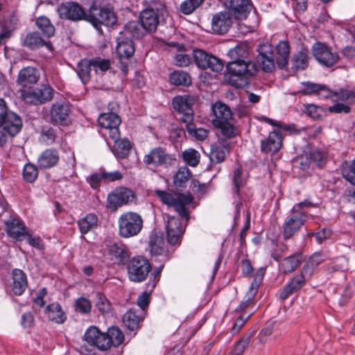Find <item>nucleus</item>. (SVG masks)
<instances>
[{
    "mask_svg": "<svg viewBox=\"0 0 355 355\" xmlns=\"http://www.w3.org/2000/svg\"><path fill=\"white\" fill-rule=\"evenodd\" d=\"M228 83L236 87L245 86L250 77L255 76L258 71L256 64L250 60L231 61L227 64Z\"/></svg>",
    "mask_w": 355,
    "mask_h": 355,
    "instance_id": "f257e3e1",
    "label": "nucleus"
},
{
    "mask_svg": "<svg viewBox=\"0 0 355 355\" xmlns=\"http://www.w3.org/2000/svg\"><path fill=\"white\" fill-rule=\"evenodd\" d=\"M166 15L165 5L159 1H152L139 15L140 22L146 31L154 33Z\"/></svg>",
    "mask_w": 355,
    "mask_h": 355,
    "instance_id": "f03ea898",
    "label": "nucleus"
},
{
    "mask_svg": "<svg viewBox=\"0 0 355 355\" xmlns=\"http://www.w3.org/2000/svg\"><path fill=\"white\" fill-rule=\"evenodd\" d=\"M86 21H89L99 32L102 33L101 26H112L117 19L112 8L94 6L89 8Z\"/></svg>",
    "mask_w": 355,
    "mask_h": 355,
    "instance_id": "7ed1b4c3",
    "label": "nucleus"
},
{
    "mask_svg": "<svg viewBox=\"0 0 355 355\" xmlns=\"http://www.w3.org/2000/svg\"><path fill=\"white\" fill-rule=\"evenodd\" d=\"M143 223V219L138 213L125 212L118 219L119 234L125 239L135 236L141 231Z\"/></svg>",
    "mask_w": 355,
    "mask_h": 355,
    "instance_id": "20e7f679",
    "label": "nucleus"
},
{
    "mask_svg": "<svg viewBox=\"0 0 355 355\" xmlns=\"http://www.w3.org/2000/svg\"><path fill=\"white\" fill-rule=\"evenodd\" d=\"M311 203L308 200L295 205L292 209L291 214L284 225L283 236L284 239L291 238L294 234L304 225L306 220V216L302 208L310 207Z\"/></svg>",
    "mask_w": 355,
    "mask_h": 355,
    "instance_id": "39448f33",
    "label": "nucleus"
},
{
    "mask_svg": "<svg viewBox=\"0 0 355 355\" xmlns=\"http://www.w3.org/2000/svg\"><path fill=\"white\" fill-rule=\"evenodd\" d=\"M116 54L119 58V67L123 76L128 72L130 58L135 53V46L131 39L120 34L116 38Z\"/></svg>",
    "mask_w": 355,
    "mask_h": 355,
    "instance_id": "423d86ee",
    "label": "nucleus"
},
{
    "mask_svg": "<svg viewBox=\"0 0 355 355\" xmlns=\"http://www.w3.org/2000/svg\"><path fill=\"white\" fill-rule=\"evenodd\" d=\"M155 193L163 203L173 207L182 218L189 219L185 206L192 202L193 198L190 195L179 194L175 198L171 193L164 191L157 190Z\"/></svg>",
    "mask_w": 355,
    "mask_h": 355,
    "instance_id": "0eeeda50",
    "label": "nucleus"
},
{
    "mask_svg": "<svg viewBox=\"0 0 355 355\" xmlns=\"http://www.w3.org/2000/svg\"><path fill=\"white\" fill-rule=\"evenodd\" d=\"M129 279L132 282H141L145 280L151 270L148 261L141 257H133L127 266Z\"/></svg>",
    "mask_w": 355,
    "mask_h": 355,
    "instance_id": "6e6552de",
    "label": "nucleus"
},
{
    "mask_svg": "<svg viewBox=\"0 0 355 355\" xmlns=\"http://www.w3.org/2000/svg\"><path fill=\"white\" fill-rule=\"evenodd\" d=\"M196 64L202 69H209L215 72H220L224 67V62L218 58L200 49L193 51Z\"/></svg>",
    "mask_w": 355,
    "mask_h": 355,
    "instance_id": "1a4fd4ad",
    "label": "nucleus"
},
{
    "mask_svg": "<svg viewBox=\"0 0 355 355\" xmlns=\"http://www.w3.org/2000/svg\"><path fill=\"white\" fill-rule=\"evenodd\" d=\"M195 101V97L191 95L177 96L173 100V108L182 114L180 119L184 123L192 122L193 120L192 107Z\"/></svg>",
    "mask_w": 355,
    "mask_h": 355,
    "instance_id": "9d476101",
    "label": "nucleus"
},
{
    "mask_svg": "<svg viewBox=\"0 0 355 355\" xmlns=\"http://www.w3.org/2000/svg\"><path fill=\"white\" fill-rule=\"evenodd\" d=\"M135 193L130 189L119 187L107 196V207L116 210L119 207L135 200Z\"/></svg>",
    "mask_w": 355,
    "mask_h": 355,
    "instance_id": "9b49d317",
    "label": "nucleus"
},
{
    "mask_svg": "<svg viewBox=\"0 0 355 355\" xmlns=\"http://www.w3.org/2000/svg\"><path fill=\"white\" fill-rule=\"evenodd\" d=\"M312 53L316 60L321 64L331 67L339 60V56L331 48L322 42H317L312 46Z\"/></svg>",
    "mask_w": 355,
    "mask_h": 355,
    "instance_id": "f8f14e48",
    "label": "nucleus"
},
{
    "mask_svg": "<svg viewBox=\"0 0 355 355\" xmlns=\"http://www.w3.org/2000/svg\"><path fill=\"white\" fill-rule=\"evenodd\" d=\"M175 161V157L170 155L162 147L152 149L148 154L144 157V162L147 165H153L155 167L159 166H171Z\"/></svg>",
    "mask_w": 355,
    "mask_h": 355,
    "instance_id": "ddd939ff",
    "label": "nucleus"
},
{
    "mask_svg": "<svg viewBox=\"0 0 355 355\" xmlns=\"http://www.w3.org/2000/svg\"><path fill=\"white\" fill-rule=\"evenodd\" d=\"M99 125L108 131L112 139L119 138L120 132L119 126L121 123V118L113 112L101 114L98 119Z\"/></svg>",
    "mask_w": 355,
    "mask_h": 355,
    "instance_id": "4468645a",
    "label": "nucleus"
},
{
    "mask_svg": "<svg viewBox=\"0 0 355 355\" xmlns=\"http://www.w3.org/2000/svg\"><path fill=\"white\" fill-rule=\"evenodd\" d=\"M234 16L228 10H224L214 15L211 19V28L219 35L226 33L233 24Z\"/></svg>",
    "mask_w": 355,
    "mask_h": 355,
    "instance_id": "2eb2a0df",
    "label": "nucleus"
},
{
    "mask_svg": "<svg viewBox=\"0 0 355 355\" xmlns=\"http://www.w3.org/2000/svg\"><path fill=\"white\" fill-rule=\"evenodd\" d=\"M223 4L239 20L245 19L252 8L250 0H224Z\"/></svg>",
    "mask_w": 355,
    "mask_h": 355,
    "instance_id": "dca6fc26",
    "label": "nucleus"
},
{
    "mask_svg": "<svg viewBox=\"0 0 355 355\" xmlns=\"http://www.w3.org/2000/svg\"><path fill=\"white\" fill-rule=\"evenodd\" d=\"M69 113L70 108L67 103L64 102L54 103L50 109V122L55 125L66 124Z\"/></svg>",
    "mask_w": 355,
    "mask_h": 355,
    "instance_id": "f3484780",
    "label": "nucleus"
},
{
    "mask_svg": "<svg viewBox=\"0 0 355 355\" xmlns=\"http://www.w3.org/2000/svg\"><path fill=\"white\" fill-rule=\"evenodd\" d=\"M184 230L179 218L175 216H170L166 225V239L171 245L180 243V240Z\"/></svg>",
    "mask_w": 355,
    "mask_h": 355,
    "instance_id": "a211bd4d",
    "label": "nucleus"
},
{
    "mask_svg": "<svg viewBox=\"0 0 355 355\" xmlns=\"http://www.w3.org/2000/svg\"><path fill=\"white\" fill-rule=\"evenodd\" d=\"M311 277L307 274L303 273L301 270L300 275L295 276L291 282L286 285L279 292V298L284 300L288 298L291 295L300 291L304 285L306 280Z\"/></svg>",
    "mask_w": 355,
    "mask_h": 355,
    "instance_id": "6ab92c4d",
    "label": "nucleus"
},
{
    "mask_svg": "<svg viewBox=\"0 0 355 355\" xmlns=\"http://www.w3.org/2000/svg\"><path fill=\"white\" fill-rule=\"evenodd\" d=\"M60 14L66 19L79 21L86 20L87 12L78 3L68 2L60 7Z\"/></svg>",
    "mask_w": 355,
    "mask_h": 355,
    "instance_id": "aec40b11",
    "label": "nucleus"
},
{
    "mask_svg": "<svg viewBox=\"0 0 355 355\" xmlns=\"http://www.w3.org/2000/svg\"><path fill=\"white\" fill-rule=\"evenodd\" d=\"M40 77L39 70L33 67H26L21 69L17 76V83L22 87H31L36 84Z\"/></svg>",
    "mask_w": 355,
    "mask_h": 355,
    "instance_id": "412c9836",
    "label": "nucleus"
},
{
    "mask_svg": "<svg viewBox=\"0 0 355 355\" xmlns=\"http://www.w3.org/2000/svg\"><path fill=\"white\" fill-rule=\"evenodd\" d=\"M11 137L16 135L22 127V121L21 118L12 112H8L3 116V121L0 124V127Z\"/></svg>",
    "mask_w": 355,
    "mask_h": 355,
    "instance_id": "4be33fe9",
    "label": "nucleus"
},
{
    "mask_svg": "<svg viewBox=\"0 0 355 355\" xmlns=\"http://www.w3.org/2000/svg\"><path fill=\"white\" fill-rule=\"evenodd\" d=\"M259 60L262 64L264 71L270 72L275 68V58L272 49L270 45L262 44L259 49Z\"/></svg>",
    "mask_w": 355,
    "mask_h": 355,
    "instance_id": "5701e85b",
    "label": "nucleus"
},
{
    "mask_svg": "<svg viewBox=\"0 0 355 355\" xmlns=\"http://www.w3.org/2000/svg\"><path fill=\"white\" fill-rule=\"evenodd\" d=\"M265 270L263 268H261L257 270L251 286L246 293V300L244 302H242L240 304V309L241 310L248 308L253 304L252 300L257 293L259 286L262 282Z\"/></svg>",
    "mask_w": 355,
    "mask_h": 355,
    "instance_id": "b1692460",
    "label": "nucleus"
},
{
    "mask_svg": "<svg viewBox=\"0 0 355 355\" xmlns=\"http://www.w3.org/2000/svg\"><path fill=\"white\" fill-rule=\"evenodd\" d=\"M214 118L211 123L214 125H220L223 122L231 121L232 114L229 107L222 103H216L212 106Z\"/></svg>",
    "mask_w": 355,
    "mask_h": 355,
    "instance_id": "393cba45",
    "label": "nucleus"
},
{
    "mask_svg": "<svg viewBox=\"0 0 355 355\" xmlns=\"http://www.w3.org/2000/svg\"><path fill=\"white\" fill-rule=\"evenodd\" d=\"M8 235L15 239L21 240V236L26 234V228L23 223L17 218L10 217L4 221Z\"/></svg>",
    "mask_w": 355,
    "mask_h": 355,
    "instance_id": "a878e982",
    "label": "nucleus"
},
{
    "mask_svg": "<svg viewBox=\"0 0 355 355\" xmlns=\"http://www.w3.org/2000/svg\"><path fill=\"white\" fill-rule=\"evenodd\" d=\"M22 45L31 50H35L44 46H46L50 51L53 50L51 43L42 38L38 32L28 33L22 41Z\"/></svg>",
    "mask_w": 355,
    "mask_h": 355,
    "instance_id": "bb28decb",
    "label": "nucleus"
},
{
    "mask_svg": "<svg viewBox=\"0 0 355 355\" xmlns=\"http://www.w3.org/2000/svg\"><path fill=\"white\" fill-rule=\"evenodd\" d=\"M282 142V135L278 131L270 132L268 137L261 142V150L265 153H275L281 146Z\"/></svg>",
    "mask_w": 355,
    "mask_h": 355,
    "instance_id": "cd10ccee",
    "label": "nucleus"
},
{
    "mask_svg": "<svg viewBox=\"0 0 355 355\" xmlns=\"http://www.w3.org/2000/svg\"><path fill=\"white\" fill-rule=\"evenodd\" d=\"M230 144L227 140L221 139L218 144L211 146L209 159L212 163L223 162L228 152Z\"/></svg>",
    "mask_w": 355,
    "mask_h": 355,
    "instance_id": "c85d7f7f",
    "label": "nucleus"
},
{
    "mask_svg": "<svg viewBox=\"0 0 355 355\" xmlns=\"http://www.w3.org/2000/svg\"><path fill=\"white\" fill-rule=\"evenodd\" d=\"M58 152L50 148L44 150L38 157L37 164L41 168H49L55 166L59 161Z\"/></svg>",
    "mask_w": 355,
    "mask_h": 355,
    "instance_id": "c756f323",
    "label": "nucleus"
},
{
    "mask_svg": "<svg viewBox=\"0 0 355 355\" xmlns=\"http://www.w3.org/2000/svg\"><path fill=\"white\" fill-rule=\"evenodd\" d=\"M336 95H338V99L341 101L352 100L355 98V91L342 89L338 94H334L325 85H320L317 93V96L321 98H328Z\"/></svg>",
    "mask_w": 355,
    "mask_h": 355,
    "instance_id": "7c9ffc66",
    "label": "nucleus"
},
{
    "mask_svg": "<svg viewBox=\"0 0 355 355\" xmlns=\"http://www.w3.org/2000/svg\"><path fill=\"white\" fill-rule=\"evenodd\" d=\"M12 292L16 295H21L28 285L26 274L21 270L15 269L12 272Z\"/></svg>",
    "mask_w": 355,
    "mask_h": 355,
    "instance_id": "2f4dec72",
    "label": "nucleus"
},
{
    "mask_svg": "<svg viewBox=\"0 0 355 355\" xmlns=\"http://www.w3.org/2000/svg\"><path fill=\"white\" fill-rule=\"evenodd\" d=\"M277 58L275 62L279 68L286 67L288 63L290 46L287 41H280L276 46Z\"/></svg>",
    "mask_w": 355,
    "mask_h": 355,
    "instance_id": "473e14b6",
    "label": "nucleus"
},
{
    "mask_svg": "<svg viewBox=\"0 0 355 355\" xmlns=\"http://www.w3.org/2000/svg\"><path fill=\"white\" fill-rule=\"evenodd\" d=\"M146 32L141 22L131 21L125 24L123 31L120 34L126 37L130 35L136 39H141L146 35Z\"/></svg>",
    "mask_w": 355,
    "mask_h": 355,
    "instance_id": "72a5a7b5",
    "label": "nucleus"
},
{
    "mask_svg": "<svg viewBox=\"0 0 355 355\" xmlns=\"http://www.w3.org/2000/svg\"><path fill=\"white\" fill-rule=\"evenodd\" d=\"M44 313L50 320L58 324L63 323L66 320V315L61 306L58 303H53L48 305Z\"/></svg>",
    "mask_w": 355,
    "mask_h": 355,
    "instance_id": "f704fd0d",
    "label": "nucleus"
},
{
    "mask_svg": "<svg viewBox=\"0 0 355 355\" xmlns=\"http://www.w3.org/2000/svg\"><path fill=\"white\" fill-rule=\"evenodd\" d=\"M109 252L117 263L125 264L129 259V253L127 248L123 244L113 243L110 246Z\"/></svg>",
    "mask_w": 355,
    "mask_h": 355,
    "instance_id": "c9c22d12",
    "label": "nucleus"
},
{
    "mask_svg": "<svg viewBox=\"0 0 355 355\" xmlns=\"http://www.w3.org/2000/svg\"><path fill=\"white\" fill-rule=\"evenodd\" d=\"M141 313L139 310L130 309L124 314L123 322L128 329L131 331L137 329L142 319Z\"/></svg>",
    "mask_w": 355,
    "mask_h": 355,
    "instance_id": "e433bc0d",
    "label": "nucleus"
},
{
    "mask_svg": "<svg viewBox=\"0 0 355 355\" xmlns=\"http://www.w3.org/2000/svg\"><path fill=\"white\" fill-rule=\"evenodd\" d=\"M292 69L295 70H304L309 64V50L302 48L292 58Z\"/></svg>",
    "mask_w": 355,
    "mask_h": 355,
    "instance_id": "4c0bfd02",
    "label": "nucleus"
},
{
    "mask_svg": "<svg viewBox=\"0 0 355 355\" xmlns=\"http://www.w3.org/2000/svg\"><path fill=\"white\" fill-rule=\"evenodd\" d=\"M255 332V330L246 332L242 338L234 344L232 350L228 355H243L245 349L250 344L251 339L254 337Z\"/></svg>",
    "mask_w": 355,
    "mask_h": 355,
    "instance_id": "58836bf2",
    "label": "nucleus"
},
{
    "mask_svg": "<svg viewBox=\"0 0 355 355\" xmlns=\"http://www.w3.org/2000/svg\"><path fill=\"white\" fill-rule=\"evenodd\" d=\"M302 254L300 253L294 254L284 259L282 263V268L285 273L293 272L303 261Z\"/></svg>",
    "mask_w": 355,
    "mask_h": 355,
    "instance_id": "ea45409f",
    "label": "nucleus"
},
{
    "mask_svg": "<svg viewBox=\"0 0 355 355\" xmlns=\"http://www.w3.org/2000/svg\"><path fill=\"white\" fill-rule=\"evenodd\" d=\"M112 140L114 141L113 147L114 155L120 158H126L132 148L130 141L126 139H121L120 137Z\"/></svg>",
    "mask_w": 355,
    "mask_h": 355,
    "instance_id": "a19ab883",
    "label": "nucleus"
},
{
    "mask_svg": "<svg viewBox=\"0 0 355 355\" xmlns=\"http://www.w3.org/2000/svg\"><path fill=\"white\" fill-rule=\"evenodd\" d=\"M80 231L85 234L98 226V218L95 214H89L78 221Z\"/></svg>",
    "mask_w": 355,
    "mask_h": 355,
    "instance_id": "79ce46f5",
    "label": "nucleus"
},
{
    "mask_svg": "<svg viewBox=\"0 0 355 355\" xmlns=\"http://www.w3.org/2000/svg\"><path fill=\"white\" fill-rule=\"evenodd\" d=\"M169 81L176 86L187 87L191 84V78L187 72L177 70L170 74Z\"/></svg>",
    "mask_w": 355,
    "mask_h": 355,
    "instance_id": "37998d69",
    "label": "nucleus"
},
{
    "mask_svg": "<svg viewBox=\"0 0 355 355\" xmlns=\"http://www.w3.org/2000/svg\"><path fill=\"white\" fill-rule=\"evenodd\" d=\"M170 46L176 47L177 50L179 51V53L174 56L175 65L180 67H184L191 63L192 58L189 55L183 53L184 50V46L183 44L171 42Z\"/></svg>",
    "mask_w": 355,
    "mask_h": 355,
    "instance_id": "c03bdc74",
    "label": "nucleus"
},
{
    "mask_svg": "<svg viewBox=\"0 0 355 355\" xmlns=\"http://www.w3.org/2000/svg\"><path fill=\"white\" fill-rule=\"evenodd\" d=\"M248 46L245 44H239L228 52V55L232 59V61L250 60L248 59Z\"/></svg>",
    "mask_w": 355,
    "mask_h": 355,
    "instance_id": "a18cd8bd",
    "label": "nucleus"
},
{
    "mask_svg": "<svg viewBox=\"0 0 355 355\" xmlns=\"http://www.w3.org/2000/svg\"><path fill=\"white\" fill-rule=\"evenodd\" d=\"M325 259V255L322 254L321 252H315L312 256H311L303 266V273L307 274L309 276H311L313 270L322 261Z\"/></svg>",
    "mask_w": 355,
    "mask_h": 355,
    "instance_id": "49530a36",
    "label": "nucleus"
},
{
    "mask_svg": "<svg viewBox=\"0 0 355 355\" xmlns=\"http://www.w3.org/2000/svg\"><path fill=\"white\" fill-rule=\"evenodd\" d=\"M36 25L44 36L51 37L54 35L55 28L47 17L44 16L38 17L36 20Z\"/></svg>",
    "mask_w": 355,
    "mask_h": 355,
    "instance_id": "de8ad7c7",
    "label": "nucleus"
},
{
    "mask_svg": "<svg viewBox=\"0 0 355 355\" xmlns=\"http://www.w3.org/2000/svg\"><path fill=\"white\" fill-rule=\"evenodd\" d=\"M109 348L111 347H118L124 341V336L122 331L116 327H110L107 329Z\"/></svg>",
    "mask_w": 355,
    "mask_h": 355,
    "instance_id": "09e8293b",
    "label": "nucleus"
},
{
    "mask_svg": "<svg viewBox=\"0 0 355 355\" xmlns=\"http://www.w3.org/2000/svg\"><path fill=\"white\" fill-rule=\"evenodd\" d=\"M184 162L190 166L196 167L200 162V155L193 148H189L182 153Z\"/></svg>",
    "mask_w": 355,
    "mask_h": 355,
    "instance_id": "8fccbe9b",
    "label": "nucleus"
},
{
    "mask_svg": "<svg viewBox=\"0 0 355 355\" xmlns=\"http://www.w3.org/2000/svg\"><path fill=\"white\" fill-rule=\"evenodd\" d=\"M78 74L83 83H86L90 80L91 71L93 70V67L90 64V60H83L78 66Z\"/></svg>",
    "mask_w": 355,
    "mask_h": 355,
    "instance_id": "3c124183",
    "label": "nucleus"
},
{
    "mask_svg": "<svg viewBox=\"0 0 355 355\" xmlns=\"http://www.w3.org/2000/svg\"><path fill=\"white\" fill-rule=\"evenodd\" d=\"M186 129L188 133L198 140L203 141L208 136V131L205 128H196L192 122L187 123Z\"/></svg>",
    "mask_w": 355,
    "mask_h": 355,
    "instance_id": "603ef678",
    "label": "nucleus"
},
{
    "mask_svg": "<svg viewBox=\"0 0 355 355\" xmlns=\"http://www.w3.org/2000/svg\"><path fill=\"white\" fill-rule=\"evenodd\" d=\"M191 176V171L187 167H181L174 177V184L176 187H182L189 180Z\"/></svg>",
    "mask_w": 355,
    "mask_h": 355,
    "instance_id": "864d4df0",
    "label": "nucleus"
},
{
    "mask_svg": "<svg viewBox=\"0 0 355 355\" xmlns=\"http://www.w3.org/2000/svg\"><path fill=\"white\" fill-rule=\"evenodd\" d=\"M41 104L45 103L52 100L53 96V89L49 85H42L40 88L35 89Z\"/></svg>",
    "mask_w": 355,
    "mask_h": 355,
    "instance_id": "5fc2aeb1",
    "label": "nucleus"
},
{
    "mask_svg": "<svg viewBox=\"0 0 355 355\" xmlns=\"http://www.w3.org/2000/svg\"><path fill=\"white\" fill-rule=\"evenodd\" d=\"M38 176L37 167L32 164H26L23 170L24 179L30 183L35 182Z\"/></svg>",
    "mask_w": 355,
    "mask_h": 355,
    "instance_id": "6e6d98bb",
    "label": "nucleus"
},
{
    "mask_svg": "<svg viewBox=\"0 0 355 355\" xmlns=\"http://www.w3.org/2000/svg\"><path fill=\"white\" fill-rule=\"evenodd\" d=\"M204 0H185L180 5V10L184 15L192 13L197 8H198Z\"/></svg>",
    "mask_w": 355,
    "mask_h": 355,
    "instance_id": "4d7b16f0",
    "label": "nucleus"
},
{
    "mask_svg": "<svg viewBox=\"0 0 355 355\" xmlns=\"http://www.w3.org/2000/svg\"><path fill=\"white\" fill-rule=\"evenodd\" d=\"M101 331L96 327H91L85 333V340L91 345L96 346Z\"/></svg>",
    "mask_w": 355,
    "mask_h": 355,
    "instance_id": "13d9d810",
    "label": "nucleus"
},
{
    "mask_svg": "<svg viewBox=\"0 0 355 355\" xmlns=\"http://www.w3.org/2000/svg\"><path fill=\"white\" fill-rule=\"evenodd\" d=\"M220 130L221 134L226 138H232L236 136L235 127L231 123L230 121L223 122L220 125H214Z\"/></svg>",
    "mask_w": 355,
    "mask_h": 355,
    "instance_id": "bf43d9fd",
    "label": "nucleus"
},
{
    "mask_svg": "<svg viewBox=\"0 0 355 355\" xmlns=\"http://www.w3.org/2000/svg\"><path fill=\"white\" fill-rule=\"evenodd\" d=\"M90 64L93 67V70L96 72L98 69L104 72L106 71L110 67V61L107 59H102L101 58H95L91 59Z\"/></svg>",
    "mask_w": 355,
    "mask_h": 355,
    "instance_id": "052dcab7",
    "label": "nucleus"
},
{
    "mask_svg": "<svg viewBox=\"0 0 355 355\" xmlns=\"http://www.w3.org/2000/svg\"><path fill=\"white\" fill-rule=\"evenodd\" d=\"M164 244L162 236L155 234L150 238L149 245L153 253L161 254L163 252L162 245Z\"/></svg>",
    "mask_w": 355,
    "mask_h": 355,
    "instance_id": "680f3d73",
    "label": "nucleus"
},
{
    "mask_svg": "<svg viewBox=\"0 0 355 355\" xmlns=\"http://www.w3.org/2000/svg\"><path fill=\"white\" fill-rule=\"evenodd\" d=\"M76 310L83 314H87L91 311L92 304L89 300L85 297H79L76 301Z\"/></svg>",
    "mask_w": 355,
    "mask_h": 355,
    "instance_id": "e2e57ef3",
    "label": "nucleus"
},
{
    "mask_svg": "<svg viewBox=\"0 0 355 355\" xmlns=\"http://www.w3.org/2000/svg\"><path fill=\"white\" fill-rule=\"evenodd\" d=\"M42 140L46 144H52L55 138V133L54 130L49 126H44L41 131Z\"/></svg>",
    "mask_w": 355,
    "mask_h": 355,
    "instance_id": "0e129e2a",
    "label": "nucleus"
},
{
    "mask_svg": "<svg viewBox=\"0 0 355 355\" xmlns=\"http://www.w3.org/2000/svg\"><path fill=\"white\" fill-rule=\"evenodd\" d=\"M96 306L98 311L103 314L108 313L110 311V304L108 300L103 295L98 294Z\"/></svg>",
    "mask_w": 355,
    "mask_h": 355,
    "instance_id": "69168bd1",
    "label": "nucleus"
},
{
    "mask_svg": "<svg viewBox=\"0 0 355 355\" xmlns=\"http://www.w3.org/2000/svg\"><path fill=\"white\" fill-rule=\"evenodd\" d=\"M303 88L300 92L304 95L315 94L317 95L318 89L320 88V84L311 82H304L302 83Z\"/></svg>",
    "mask_w": 355,
    "mask_h": 355,
    "instance_id": "338daca9",
    "label": "nucleus"
},
{
    "mask_svg": "<svg viewBox=\"0 0 355 355\" xmlns=\"http://www.w3.org/2000/svg\"><path fill=\"white\" fill-rule=\"evenodd\" d=\"M21 97L26 103L33 105L41 104L40 100L39 99V96H37L35 90L23 92L21 94Z\"/></svg>",
    "mask_w": 355,
    "mask_h": 355,
    "instance_id": "774afa93",
    "label": "nucleus"
}]
</instances>
